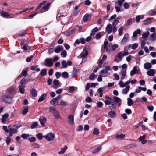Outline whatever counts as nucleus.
Masks as SVG:
<instances>
[{
    "label": "nucleus",
    "instance_id": "obj_1",
    "mask_svg": "<svg viewBox=\"0 0 156 156\" xmlns=\"http://www.w3.org/2000/svg\"><path fill=\"white\" fill-rule=\"evenodd\" d=\"M12 98L13 97L11 96L5 95L1 98V99L5 103H9L11 102Z\"/></svg>",
    "mask_w": 156,
    "mask_h": 156
},
{
    "label": "nucleus",
    "instance_id": "obj_2",
    "mask_svg": "<svg viewBox=\"0 0 156 156\" xmlns=\"http://www.w3.org/2000/svg\"><path fill=\"white\" fill-rule=\"evenodd\" d=\"M49 110L50 112L53 114L55 118L57 119L60 118L58 112L55 109V107H51L49 108Z\"/></svg>",
    "mask_w": 156,
    "mask_h": 156
},
{
    "label": "nucleus",
    "instance_id": "obj_3",
    "mask_svg": "<svg viewBox=\"0 0 156 156\" xmlns=\"http://www.w3.org/2000/svg\"><path fill=\"white\" fill-rule=\"evenodd\" d=\"M55 137V135L52 133H50L44 136V138L48 141H50L53 140Z\"/></svg>",
    "mask_w": 156,
    "mask_h": 156
},
{
    "label": "nucleus",
    "instance_id": "obj_4",
    "mask_svg": "<svg viewBox=\"0 0 156 156\" xmlns=\"http://www.w3.org/2000/svg\"><path fill=\"white\" fill-rule=\"evenodd\" d=\"M45 65L48 67H51L53 64L52 58H47L44 60Z\"/></svg>",
    "mask_w": 156,
    "mask_h": 156
},
{
    "label": "nucleus",
    "instance_id": "obj_5",
    "mask_svg": "<svg viewBox=\"0 0 156 156\" xmlns=\"http://www.w3.org/2000/svg\"><path fill=\"white\" fill-rule=\"evenodd\" d=\"M8 128L9 130V135L10 136H12L14 133H16L18 132L17 129H16L12 127L11 126H9Z\"/></svg>",
    "mask_w": 156,
    "mask_h": 156
},
{
    "label": "nucleus",
    "instance_id": "obj_6",
    "mask_svg": "<svg viewBox=\"0 0 156 156\" xmlns=\"http://www.w3.org/2000/svg\"><path fill=\"white\" fill-rule=\"evenodd\" d=\"M129 36L128 33H126L124 34V37L121 41V43L122 44H125L127 42L129 39Z\"/></svg>",
    "mask_w": 156,
    "mask_h": 156
},
{
    "label": "nucleus",
    "instance_id": "obj_7",
    "mask_svg": "<svg viewBox=\"0 0 156 156\" xmlns=\"http://www.w3.org/2000/svg\"><path fill=\"white\" fill-rule=\"evenodd\" d=\"M61 98V96L60 95H58V96L56 97L54 99H53L51 100V101L50 102V103L51 104H52L53 105H58V104H56V103L59 100V99Z\"/></svg>",
    "mask_w": 156,
    "mask_h": 156
},
{
    "label": "nucleus",
    "instance_id": "obj_8",
    "mask_svg": "<svg viewBox=\"0 0 156 156\" xmlns=\"http://www.w3.org/2000/svg\"><path fill=\"white\" fill-rule=\"evenodd\" d=\"M89 47L88 46H86L83 49V50L84 51V52H82L80 54V56L81 57H84L87 56L88 54V52L87 50L89 49Z\"/></svg>",
    "mask_w": 156,
    "mask_h": 156
},
{
    "label": "nucleus",
    "instance_id": "obj_9",
    "mask_svg": "<svg viewBox=\"0 0 156 156\" xmlns=\"http://www.w3.org/2000/svg\"><path fill=\"white\" fill-rule=\"evenodd\" d=\"M39 120L41 125L43 126H44L45 123L46 121V119L45 117L44 116H41L39 118Z\"/></svg>",
    "mask_w": 156,
    "mask_h": 156
},
{
    "label": "nucleus",
    "instance_id": "obj_10",
    "mask_svg": "<svg viewBox=\"0 0 156 156\" xmlns=\"http://www.w3.org/2000/svg\"><path fill=\"white\" fill-rule=\"evenodd\" d=\"M105 30L108 34H110L112 32V27L111 24H108L105 28Z\"/></svg>",
    "mask_w": 156,
    "mask_h": 156
},
{
    "label": "nucleus",
    "instance_id": "obj_11",
    "mask_svg": "<svg viewBox=\"0 0 156 156\" xmlns=\"http://www.w3.org/2000/svg\"><path fill=\"white\" fill-rule=\"evenodd\" d=\"M63 49V48L62 45H58L55 48L54 51L56 53H59L61 51H62Z\"/></svg>",
    "mask_w": 156,
    "mask_h": 156
},
{
    "label": "nucleus",
    "instance_id": "obj_12",
    "mask_svg": "<svg viewBox=\"0 0 156 156\" xmlns=\"http://www.w3.org/2000/svg\"><path fill=\"white\" fill-rule=\"evenodd\" d=\"M121 76V79L122 80L125 78L126 76V71L125 69H122L119 73Z\"/></svg>",
    "mask_w": 156,
    "mask_h": 156
},
{
    "label": "nucleus",
    "instance_id": "obj_13",
    "mask_svg": "<svg viewBox=\"0 0 156 156\" xmlns=\"http://www.w3.org/2000/svg\"><path fill=\"white\" fill-rule=\"evenodd\" d=\"M155 70L154 69H151L147 71V74L150 76H153L155 74Z\"/></svg>",
    "mask_w": 156,
    "mask_h": 156
},
{
    "label": "nucleus",
    "instance_id": "obj_14",
    "mask_svg": "<svg viewBox=\"0 0 156 156\" xmlns=\"http://www.w3.org/2000/svg\"><path fill=\"white\" fill-rule=\"evenodd\" d=\"M68 119L69 122L71 124H73L74 123V117L71 115H69L68 116Z\"/></svg>",
    "mask_w": 156,
    "mask_h": 156
},
{
    "label": "nucleus",
    "instance_id": "obj_15",
    "mask_svg": "<svg viewBox=\"0 0 156 156\" xmlns=\"http://www.w3.org/2000/svg\"><path fill=\"white\" fill-rule=\"evenodd\" d=\"M144 67L145 69L148 70L152 67V65L151 63L146 62L144 65Z\"/></svg>",
    "mask_w": 156,
    "mask_h": 156
},
{
    "label": "nucleus",
    "instance_id": "obj_16",
    "mask_svg": "<svg viewBox=\"0 0 156 156\" xmlns=\"http://www.w3.org/2000/svg\"><path fill=\"white\" fill-rule=\"evenodd\" d=\"M1 15L4 18H11V17H9L10 15L7 12H1Z\"/></svg>",
    "mask_w": 156,
    "mask_h": 156
},
{
    "label": "nucleus",
    "instance_id": "obj_17",
    "mask_svg": "<svg viewBox=\"0 0 156 156\" xmlns=\"http://www.w3.org/2000/svg\"><path fill=\"white\" fill-rule=\"evenodd\" d=\"M9 115L7 113H5L2 116V122L4 123L6 121V119L8 118L9 117Z\"/></svg>",
    "mask_w": 156,
    "mask_h": 156
},
{
    "label": "nucleus",
    "instance_id": "obj_18",
    "mask_svg": "<svg viewBox=\"0 0 156 156\" xmlns=\"http://www.w3.org/2000/svg\"><path fill=\"white\" fill-rule=\"evenodd\" d=\"M38 66V65L32 66L30 67V69L32 70H35L36 72H39L40 71V69L37 68Z\"/></svg>",
    "mask_w": 156,
    "mask_h": 156
},
{
    "label": "nucleus",
    "instance_id": "obj_19",
    "mask_svg": "<svg viewBox=\"0 0 156 156\" xmlns=\"http://www.w3.org/2000/svg\"><path fill=\"white\" fill-rule=\"evenodd\" d=\"M153 19V18H147L144 21V24L145 25H148L151 23V20Z\"/></svg>",
    "mask_w": 156,
    "mask_h": 156
},
{
    "label": "nucleus",
    "instance_id": "obj_20",
    "mask_svg": "<svg viewBox=\"0 0 156 156\" xmlns=\"http://www.w3.org/2000/svg\"><path fill=\"white\" fill-rule=\"evenodd\" d=\"M30 93L33 97H36L37 96V90L34 89H32L30 91Z\"/></svg>",
    "mask_w": 156,
    "mask_h": 156
},
{
    "label": "nucleus",
    "instance_id": "obj_21",
    "mask_svg": "<svg viewBox=\"0 0 156 156\" xmlns=\"http://www.w3.org/2000/svg\"><path fill=\"white\" fill-rule=\"evenodd\" d=\"M46 93L43 94L39 98L38 100V102H41L43 101L46 98Z\"/></svg>",
    "mask_w": 156,
    "mask_h": 156
},
{
    "label": "nucleus",
    "instance_id": "obj_22",
    "mask_svg": "<svg viewBox=\"0 0 156 156\" xmlns=\"http://www.w3.org/2000/svg\"><path fill=\"white\" fill-rule=\"evenodd\" d=\"M147 14L150 16H154L156 15V11L154 9L149 10L147 12Z\"/></svg>",
    "mask_w": 156,
    "mask_h": 156
},
{
    "label": "nucleus",
    "instance_id": "obj_23",
    "mask_svg": "<svg viewBox=\"0 0 156 156\" xmlns=\"http://www.w3.org/2000/svg\"><path fill=\"white\" fill-rule=\"evenodd\" d=\"M130 89L129 86H127L125 88H124L122 90V93L124 94H126L129 91Z\"/></svg>",
    "mask_w": 156,
    "mask_h": 156
},
{
    "label": "nucleus",
    "instance_id": "obj_24",
    "mask_svg": "<svg viewBox=\"0 0 156 156\" xmlns=\"http://www.w3.org/2000/svg\"><path fill=\"white\" fill-rule=\"evenodd\" d=\"M137 71V67L136 66H134L133 69L130 71V75L131 76H133L136 73Z\"/></svg>",
    "mask_w": 156,
    "mask_h": 156
},
{
    "label": "nucleus",
    "instance_id": "obj_25",
    "mask_svg": "<svg viewBox=\"0 0 156 156\" xmlns=\"http://www.w3.org/2000/svg\"><path fill=\"white\" fill-rule=\"evenodd\" d=\"M151 41H154L156 39V34L153 33L151 34L149 37Z\"/></svg>",
    "mask_w": 156,
    "mask_h": 156
},
{
    "label": "nucleus",
    "instance_id": "obj_26",
    "mask_svg": "<svg viewBox=\"0 0 156 156\" xmlns=\"http://www.w3.org/2000/svg\"><path fill=\"white\" fill-rule=\"evenodd\" d=\"M98 30V28L97 27L94 28L92 30L90 34V36H94L95 33Z\"/></svg>",
    "mask_w": 156,
    "mask_h": 156
},
{
    "label": "nucleus",
    "instance_id": "obj_27",
    "mask_svg": "<svg viewBox=\"0 0 156 156\" xmlns=\"http://www.w3.org/2000/svg\"><path fill=\"white\" fill-rule=\"evenodd\" d=\"M120 19V18L119 17H118L115 19L112 23V26H116L119 23Z\"/></svg>",
    "mask_w": 156,
    "mask_h": 156
},
{
    "label": "nucleus",
    "instance_id": "obj_28",
    "mask_svg": "<svg viewBox=\"0 0 156 156\" xmlns=\"http://www.w3.org/2000/svg\"><path fill=\"white\" fill-rule=\"evenodd\" d=\"M99 73H101L100 74L101 76L103 77L106 76L108 75V73L106 72L104 69L101 70L99 72Z\"/></svg>",
    "mask_w": 156,
    "mask_h": 156
},
{
    "label": "nucleus",
    "instance_id": "obj_29",
    "mask_svg": "<svg viewBox=\"0 0 156 156\" xmlns=\"http://www.w3.org/2000/svg\"><path fill=\"white\" fill-rule=\"evenodd\" d=\"M25 87V86L20 85L19 86V91L20 93L23 94L24 92V88Z\"/></svg>",
    "mask_w": 156,
    "mask_h": 156
},
{
    "label": "nucleus",
    "instance_id": "obj_30",
    "mask_svg": "<svg viewBox=\"0 0 156 156\" xmlns=\"http://www.w3.org/2000/svg\"><path fill=\"white\" fill-rule=\"evenodd\" d=\"M91 17V16L90 14H85L83 17V20L84 22H86L88 20V19L89 17Z\"/></svg>",
    "mask_w": 156,
    "mask_h": 156
},
{
    "label": "nucleus",
    "instance_id": "obj_31",
    "mask_svg": "<svg viewBox=\"0 0 156 156\" xmlns=\"http://www.w3.org/2000/svg\"><path fill=\"white\" fill-rule=\"evenodd\" d=\"M51 3H48L46 4L42 8V9L44 10V11H48L49 9V7L50 6Z\"/></svg>",
    "mask_w": 156,
    "mask_h": 156
},
{
    "label": "nucleus",
    "instance_id": "obj_32",
    "mask_svg": "<svg viewBox=\"0 0 156 156\" xmlns=\"http://www.w3.org/2000/svg\"><path fill=\"white\" fill-rule=\"evenodd\" d=\"M112 102L110 104L111 105L109 106L110 109L111 110L115 109L116 108V106L114 104V102L113 100L112 101Z\"/></svg>",
    "mask_w": 156,
    "mask_h": 156
},
{
    "label": "nucleus",
    "instance_id": "obj_33",
    "mask_svg": "<svg viewBox=\"0 0 156 156\" xmlns=\"http://www.w3.org/2000/svg\"><path fill=\"white\" fill-rule=\"evenodd\" d=\"M60 102L58 105H63V106H67L68 105V104L66 101L62 99L60 101Z\"/></svg>",
    "mask_w": 156,
    "mask_h": 156
},
{
    "label": "nucleus",
    "instance_id": "obj_34",
    "mask_svg": "<svg viewBox=\"0 0 156 156\" xmlns=\"http://www.w3.org/2000/svg\"><path fill=\"white\" fill-rule=\"evenodd\" d=\"M101 149V147L98 146L96 148H94L92 151L93 153H95L98 152Z\"/></svg>",
    "mask_w": 156,
    "mask_h": 156
},
{
    "label": "nucleus",
    "instance_id": "obj_35",
    "mask_svg": "<svg viewBox=\"0 0 156 156\" xmlns=\"http://www.w3.org/2000/svg\"><path fill=\"white\" fill-rule=\"evenodd\" d=\"M108 115L111 118H114L116 116V113L114 111H111L109 112Z\"/></svg>",
    "mask_w": 156,
    "mask_h": 156
},
{
    "label": "nucleus",
    "instance_id": "obj_36",
    "mask_svg": "<svg viewBox=\"0 0 156 156\" xmlns=\"http://www.w3.org/2000/svg\"><path fill=\"white\" fill-rule=\"evenodd\" d=\"M123 27H121L119 28L118 30V35L119 36H121L122 35L123 33Z\"/></svg>",
    "mask_w": 156,
    "mask_h": 156
},
{
    "label": "nucleus",
    "instance_id": "obj_37",
    "mask_svg": "<svg viewBox=\"0 0 156 156\" xmlns=\"http://www.w3.org/2000/svg\"><path fill=\"white\" fill-rule=\"evenodd\" d=\"M141 33V31L139 29H137V30L134 31L133 34V37H135L137 36V35L140 34Z\"/></svg>",
    "mask_w": 156,
    "mask_h": 156
},
{
    "label": "nucleus",
    "instance_id": "obj_38",
    "mask_svg": "<svg viewBox=\"0 0 156 156\" xmlns=\"http://www.w3.org/2000/svg\"><path fill=\"white\" fill-rule=\"evenodd\" d=\"M103 89H104L105 88L104 87H103L102 88H100L98 89V91L99 93V97H101L103 95V93L102 92L103 91Z\"/></svg>",
    "mask_w": 156,
    "mask_h": 156
},
{
    "label": "nucleus",
    "instance_id": "obj_39",
    "mask_svg": "<svg viewBox=\"0 0 156 156\" xmlns=\"http://www.w3.org/2000/svg\"><path fill=\"white\" fill-rule=\"evenodd\" d=\"M149 34V32L148 31L143 33L142 34V37L143 38L146 39Z\"/></svg>",
    "mask_w": 156,
    "mask_h": 156
},
{
    "label": "nucleus",
    "instance_id": "obj_40",
    "mask_svg": "<svg viewBox=\"0 0 156 156\" xmlns=\"http://www.w3.org/2000/svg\"><path fill=\"white\" fill-rule=\"evenodd\" d=\"M127 100L128 105L129 106H131L133 103V100L129 98H128Z\"/></svg>",
    "mask_w": 156,
    "mask_h": 156
},
{
    "label": "nucleus",
    "instance_id": "obj_41",
    "mask_svg": "<svg viewBox=\"0 0 156 156\" xmlns=\"http://www.w3.org/2000/svg\"><path fill=\"white\" fill-rule=\"evenodd\" d=\"M15 91V88L14 87H11L8 89V92L9 94H12Z\"/></svg>",
    "mask_w": 156,
    "mask_h": 156
},
{
    "label": "nucleus",
    "instance_id": "obj_42",
    "mask_svg": "<svg viewBox=\"0 0 156 156\" xmlns=\"http://www.w3.org/2000/svg\"><path fill=\"white\" fill-rule=\"evenodd\" d=\"M128 50V49L125 46L124 48V51H125V52L123 53L122 52L123 56H126L129 54V52L127 51Z\"/></svg>",
    "mask_w": 156,
    "mask_h": 156
},
{
    "label": "nucleus",
    "instance_id": "obj_43",
    "mask_svg": "<svg viewBox=\"0 0 156 156\" xmlns=\"http://www.w3.org/2000/svg\"><path fill=\"white\" fill-rule=\"evenodd\" d=\"M47 73V69H44L42 70H41L40 73V74H41L42 76H44Z\"/></svg>",
    "mask_w": 156,
    "mask_h": 156
},
{
    "label": "nucleus",
    "instance_id": "obj_44",
    "mask_svg": "<svg viewBox=\"0 0 156 156\" xmlns=\"http://www.w3.org/2000/svg\"><path fill=\"white\" fill-rule=\"evenodd\" d=\"M67 149V147L66 146H65L63 148H62L61 150L58 153L59 154H62L64 153L65 152L66 150Z\"/></svg>",
    "mask_w": 156,
    "mask_h": 156
},
{
    "label": "nucleus",
    "instance_id": "obj_45",
    "mask_svg": "<svg viewBox=\"0 0 156 156\" xmlns=\"http://www.w3.org/2000/svg\"><path fill=\"white\" fill-rule=\"evenodd\" d=\"M60 55L62 57L65 58L66 56L67 53L66 51L64 50L61 52Z\"/></svg>",
    "mask_w": 156,
    "mask_h": 156
},
{
    "label": "nucleus",
    "instance_id": "obj_46",
    "mask_svg": "<svg viewBox=\"0 0 156 156\" xmlns=\"http://www.w3.org/2000/svg\"><path fill=\"white\" fill-rule=\"evenodd\" d=\"M53 84L55 86H58V87H60V86H59V81L58 80L54 79L53 81Z\"/></svg>",
    "mask_w": 156,
    "mask_h": 156
},
{
    "label": "nucleus",
    "instance_id": "obj_47",
    "mask_svg": "<svg viewBox=\"0 0 156 156\" xmlns=\"http://www.w3.org/2000/svg\"><path fill=\"white\" fill-rule=\"evenodd\" d=\"M36 136L39 140H41L44 137V136L42 135L41 133H39L36 135Z\"/></svg>",
    "mask_w": 156,
    "mask_h": 156
},
{
    "label": "nucleus",
    "instance_id": "obj_48",
    "mask_svg": "<svg viewBox=\"0 0 156 156\" xmlns=\"http://www.w3.org/2000/svg\"><path fill=\"white\" fill-rule=\"evenodd\" d=\"M63 77L65 79L67 78L68 77V73L66 71L63 72L62 73Z\"/></svg>",
    "mask_w": 156,
    "mask_h": 156
},
{
    "label": "nucleus",
    "instance_id": "obj_49",
    "mask_svg": "<svg viewBox=\"0 0 156 156\" xmlns=\"http://www.w3.org/2000/svg\"><path fill=\"white\" fill-rule=\"evenodd\" d=\"M30 136L29 134H23L21 135V137L24 139H27V137Z\"/></svg>",
    "mask_w": 156,
    "mask_h": 156
},
{
    "label": "nucleus",
    "instance_id": "obj_50",
    "mask_svg": "<svg viewBox=\"0 0 156 156\" xmlns=\"http://www.w3.org/2000/svg\"><path fill=\"white\" fill-rule=\"evenodd\" d=\"M146 43V40L145 39L143 40L141 43V49H143L144 47L145 46Z\"/></svg>",
    "mask_w": 156,
    "mask_h": 156
},
{
    "label": "nucleus",
    "instance_id": "obj_51",
    "mask_svg": "<svg viewBox=\"0 0 156 156\" xmlns=\"http://www.w3.org/2000/svg\"><path fill=\"white\" fill-rule=\"evenodd\" d=\"M99 133V129L96 128H95L93 131V134L94 135H98Z\"/></svg>",
    "mask_w": 156,
    "mask_h": 156
},
{
    "label": "nucleus",
    "instance_id": "obj_52",
    "mask_svg": "<svg viewBox=\"0 0 156 156\" xmlns=\"http://www.w3.org/2000/svg\"><path fill=\"white\" fill-rule=\"evenodd\" d=\"M32 146L34 148H38L40 147L39 144L36 143H34L33 144Z\"/></svg>",
    "mask_w": 156,
    "mask_h": 156
},
{
    "label": "nucleus",
    "instance_id": "obj_53",
    "mask_svg": "<svg viewBox=\"0 0 156 156\" xmlns=\"http://www.w3.org/2000/svg\"><path fill=\"white\" fill-rule=\"evenodd\" d=\"M38 125V123L37 122H35L33 123L30 126V128L32 129L35 128Z\"/></svg>",
    "mask_w": 156,
    "mask_h": 156
},
{
    "label": "nucleus",
    "instance_id": "obj_54",
    "mask_svg": "<svg viewBox=\"0 0 156 156\" xmlns=\"http://www.w3.org/2000/svg\"><path fill=\"white\" fill-rule=\"evenodd\" d=\"M26 79L25 78H23L21 80L20 83L21 84V85L25 86V84H26Z\"/></svg>",
    "mask_w": 156,
    "mask_h": 156
},
{
    "label": "nucleus",
    "instance_id": "obj_55",
    "mask_svg": "<svg viewBox=\"0 0 156 156\" xmlns=\"http://www.w3.org/2000/svg\"><path fill=\"white\" fill-rule=\"evenodd\" d=\"M125 136V135L123 134H117L116 137L118 139H122Z\"/></svg>",
    "mask_w": 156,
    "mask_h": 156
},
{
    "label": "nucleus",
    "instance_id": "obj_56",
    "mask_svg": "<svg viewBox=\"0 0 156 156\" xmlns=\"http://www.w3.org/2000/svg\"><path fill=\"white\" fill-rule=\"evenodd\" d=\"M118 45L117 44H115L112 45L111 47V50L112 51H115L116 49L118 47Z\"/></svg>",
    "mask_w": 156,
    "mask_h": 156
},
{
    "label": "nucleus",
    "instance_id": "obj_57",
    "mask_svg": "<svg viewBox=\"0 0 156 156\" xmlns=\"http://www.w3.org/2000/svg\"><path fill=\"white\" fill-rule=\"evenodd\" d=\"M114 99L116 103H118L121 101V99L118 97L114 96Z\"/></svg>",
    "mask_w": 156,
    "mask_h": 156
},
{
    "label": "nucleus",
    "instance_id": "obj_58",
    "mask_svg": "<svg viewBox=\"0 0 156 156\" xmlns=\"http://www.w3.org/2000/svg\"><path fill=\"white\" fill-rule=\"evenodd\" d=\"M95 78V74L92 73L89 76V79L91 80H93Z\"/></svg>",
    "mask_w": 156,
    "mask_h": 156
},
{
    "label": "nucleus",
    "instance_id": "obj_59",
    "mask_svg": "<svg viewBox=\"0 0 156 156\" xmlns=\"http://www.w3.org/2000/svg\"><path fill=\"white\" fill-rule=\"evenodd\" d=\"M118 58H119L121 59L122 58L123 56V55L122 54V52H119L117 56H116Z\"/></svg>",
    "mask_w": 156,
    "mask_h": 156
},
{
    "label": "nucleus",
    "instance_id": "obj_60",
    "mask_svg": "<svg viewBox=\"0 0 156 156\" xmlns=\"http://www.w3.org/2000/svg\"><path fill=\"white\" fill-rule=\"evenodd\" d=\"M77 72V70L76 69H75L73 70L72 73V77H75L76 74Z\"/></svg>",
    "mask_w": 156,
    "mask_h": 156
},
{
    "label": "nucleus",
    "instance_id": "obj_61",
    "mask_svg": "<svg viewBox=\"0 0 156 156\" xmlns=\"http://www.w3.org/2000/svg\"><path fill=\"white\" fill-rule=\"evenodd\" d=\"M119 85L120 86V87L123 88L125 87V85L123 82L122 81H120L119 83Z\"/></svg>",
    "mask_w": 156,
    "mask_h": 156
},
{
    "label": "nucleus",
    "instance_id": "obj_62",
    "mask_svg": "<svg viewBox=\"0 0 156 156\" xmlns=\"http://www.w3.org/2000/svg\"><path fill=\"white\" fill-rule=\"evenodd\" d=\"M28 112V108H24L23 110L22 114L23 115H25Z\"/></svg>",
    "mask_w": 156,
    "mask_h": 156
},
{
    "label": "nucleus",
    "instance_id": "obj_63",
    "mask_svg": "<svg viewBox=\"0 0 156 156\" xmlns=\"http://www.w3.org/2000/svg\"><path fill=\"white\" fill-rule=\"evenodd\" d=\"M11 141V138L8 136L7 137L6 142L7 145H9Z\"/></svg>",
    "mask_w": 156,
    "mask_h": 156
},
{
    "label": "nucleus",
    "instance_id": "obj_64",
    "mask_svg": "<svg viewBox=\"0 0 156 156\" xmlns=\"http://www.w3.org/2000/svg\"><path fill=\"white\" fill-rule=\"evenodd\" d=\"M102 34L100 33H99L97 34L95 36L96 39H98L102 37Z\"/></svg>",
    "mask_w": 156,
    "mask_h": 156
}]
</instances>
